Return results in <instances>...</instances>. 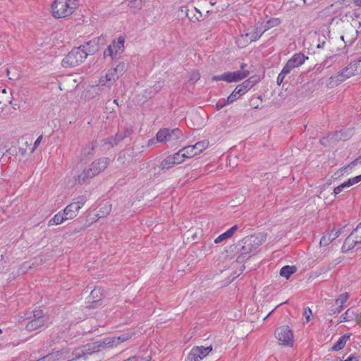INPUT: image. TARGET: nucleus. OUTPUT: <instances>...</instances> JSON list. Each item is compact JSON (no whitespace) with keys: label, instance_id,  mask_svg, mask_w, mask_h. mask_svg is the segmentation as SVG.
<instances>
[{"label":"nucleus","instance_id":"60","mask_svg":"<svg viewBox=\"0 0 361 361\" xmlns=\"http://www.w3.org/2000/svg\"><path fill=\"white\" fill-rule=\"evenodd\" d=\"M358 164H361V155L356 158L355 160L350 162V166H355Z\"/></svg>","mask_w":361,"mask_h":361},{"label":"nucleus","instance_id":"64","mask_svg":"<svg viewBox=\"0 0 361 361\" xmlns=\"http://www.w3.org/2000/svg\"><path fill=\"white\" fill-rule=\"evenodd\" d=\"M18 150L21 155H24L26 153V149L20 147Z\"/></svg>","mask_w":361,"mask_h":361},{"label":"nucleus","instance_id":"36","mask_svg":"<svg viewBox=\"0 0 361 361\" xmlns=\"http://www.w3.org/2000/svg\"><path fill=\"white\" fill-rule=\"evenodd\" d=\"M180 152L183 154L185 159L186 158L193 157L196 155L191 145L183 147L180 149Z\"/></svg>","mask_w":361,"mask_h":361},{"label":"nucleus","instance_id":"4","mask_svg":"<svg viewBox=\"0 0 361 361\" xmlns=\"http://www.w3.org/2000/svg\"><path fill=\"white\" fill-rule=\"evenodd\" d=\"M32 319L26 324L25 329L28 331H33L43 327L49 323V317L42 310L35 309L32 311Z\"/></svg>","mask_w":361,"mask_h":361},{"label":"nucleus","instance_id":"2","mask_svg":"<svg viewBox=\"0 0 361 361\" xmlns=\"http://www.w3.org/2000/svg\"><path fill=\"white\" fill-rule=\"evenodd\" d=\"M261 245V240L255 235H250L243 238L236 245L238 249V255L236 261L238 263H243L245 259L250 258V255Z\"/></svg>","mask_w":361,"mask_h":361},{"label":"nucleus","instance_id":"53","mask_svg":"<svg viewBox=\"0 0 361 361\" xmlns=\"http://www.w3.org/2000/svg\"><path fill=\"white\" fill-rule=\"evenodd\" d=\"M99 84L102 86H107L111 87V85L109 84V81L106 80V78H104V76H102L100 78L99 80Z\"/></svg>","mask_w":361,"mask_h":361},{"label":"nucleus","instance_id":"11","mask_svg":"<svg viewBox=\"0 0 361 361\" xmlns=\"http://www.w3.org/2000/svg\"><path fill=\"white\" fill-rule=\"evenodd\" d=\"M341 233V230H336L334 228L331 232L325 233L321 238L319 244L321 246H326L330 244L334 240L337 238Z\"/></svg>","mask_w":361,"mask_h":361},{"label":"nucleus","instance_id":"8","mask_svg":"<svg viewBox=\"0 0 361 361\" xmlns=\"http://www.w3.org/2000/svg\"><path fill=\"white\" fill-rule=\"evenodd\" d=\"M250 75V72L247 70L237 71L233 72H226L220 75H214L212 80L219 81L224 80L227 82H236L240 81Z\"/></svg>","mask_w":361,"mask_h":361},{"label":"nucleus","instance_id":"5","mask_svg":"<svg viewBox=\"0 0 361 361\" xmlns=\"http://www.w3.org/2000/svg\"><path fill=\"white\" fill-rule=\"evenodd\" d=\"M86 58V54L80 47H75L63 59L61 65L65 68L75 67L80 64Z\"/></svg>","mask_w":361,"mask_h":361},{"label":"nucleus","instance_id":"27","mask_svg":"<svg viewBox=\"0 0 361 361\" xmlns=\"http://www.w3.org/2000/svg\"><path fill=\"white\" fill-rule=\"evenodd\" d=\"M169 135H167L168 141H176L183 136L182 131L179 128L169 129Z\"/></svg>","mask_w":361,"mask_h":361},{"label":"nucleus","instance_id":"31","mask_svg":"<svg viewBox=\"0 0 361 361\" xmlns=\"http://www.w3.org/2000/svg\"><path fill=\"white\" fill-rule=\"evenodd\" d=\"M169 128H163L159 130L156 135L157 140L159 142H166L167 140V135H169Z\"/></svg>","mask_w":361,"mask_h":361},{"label":"nucleus","instance_id":"43","mask_svg":"<svg viewBox=\"0 0 361 361\" xmlns=\"http://www.w3.org/2000/svg\"><path fill=\"white\" fill-rule=\"evenodd\" d=\"M280 23L281 21L279 18H271L266 23L264 30L278 26Z\"/></svg>","mask_w":361,"mask_h":361},{"label":"nucleus","instance_id":"54","mask_svg":"<svg viewBox=\"0 0 361 361\" xmlns=\"http://www.w3.org/2000/svg\"><path fill=\"white\" fill-rule=\"evenodd\" d=\"M42 135H39L37 140H35V143H34V145L31 149V153H32L35 149L39 146V143L41 142L42 140Z\"/></svg>","mask_w":361,"mask_h":361},{"label":"nucleus","instance_id":"25","mask_svg":"<svg viewBox=\"0 0 361 361\" xmlns=\"http://www.w3.org/2000/svg\"><path fill=\"white\" fill-rule=\"evenodd\" d=\"M297 268L295 266L286 265L280 270V275L286 279H288L292 274L296 272Z\"/></svg>","mask_w":361,"mask_h":361},{"label":"nucleus","instance_id":"24","mask_svg":"<svg viewBox=\"0 0 361 361\" xmlns=\"http://www.w3.org/2000/svg\"><path fill=\"white\" fill-rule=\"evenodd\" d=\"M266 30H262V28H259V27H256L253 32H250V33H246L244 35L245 37H249L250 36V42H255L257 41L258 39H259V37L262 35V34L265 32ZM242 37H243V35H242Z\"/></svg>","mask_w":361,"mask_h":361},{"label":"nucleus","instance_id":"6","mask_svg":"<svg viewBox=\"0 0 361 361\" xmlns=\"http://www.w3.org/2000/svg\"><path fill=\"white\" fill-rule=\"evenodd\" d=\"M133 334L130 332H126L119 336L106 337L95 342L97 343L98 347L102 351L104 349L116 346L121 343L128 341L132 337Z\"/></svg>","mask_w":361,"mask_h":361},{"label":"nucleus","instance_id":"47","mask_svg":"<svg viewBox=\"0 0 361 361\" xmlns=\"http://www.w3.org/2000/svg\"><path fill=\"white\" fill-rule=\"evenodd\" d=\"M341 261H342L341 257H338V258L335 259L334 261L329 262L327 265V267H326L325 271H329V270L334 269L337 264L341 263Z\"/></svg>","mask_w":361,"mask_h":361},{"label":"nucleus","instance_id":"38","mask_svg":"<svg viewBox=\"0 0 361 361\" xmlns=\"http://www.w3.org/2000/svg\"><path fill=\"white\" fill-rule=\"evenodd\" d=\"M104 78L109 81V84L111 85L118 79V76H116V73H115L112 69L108 71V72L104 75Z\"/></svg>","mask_w":361,"mask_h":361},{"label":"nucleus","instance_id":"63","mask_svg":"<svg viewBox=\"0 0 361 361\" xmlns=\"http://www.w3.org/2000/svg\"><path fill=\"white\" fill-rule=\"evenodd\" d=\"M356 314H357V317H355V320L357 322V324H359L360 326H361V312L358 313L357 312Z\"/></svg>","mask_w":361,"mask_h":361},{"label":"nucleus","instance_id":"40","mask_svg":"<svg viewBox=\"0 0 361 361\" xmlns=\"http://www.w3.org/2000/svg\"><path fill=\"white\" fill-rule=\"evenodd\" d=\"M349 295L348 293H342L336 300V305L339 306L340 308L343 307V304L348 300Z\"/></svg>","mask_w":361,"mask_h":361},{"label":"nucleus","instance_id":"22","mask_svg":"<svg viewBox=\"0 0 361 361\" xmlns=\"http://www.w3.org/2000/svg\"><path fill=\"white\" fill-rule=\"evenodd\" d=\"M260 80V77L258 75H253L250 77L248 79L245 80L241 85L247 90L248 92L252 87H254L257 83Z\"/></svg>","mask_w":361,"mask_h":361},{"label":"nucleus","instance_id":"33","mask_svg":"<svg viewBox=\"0 0 361 361\" xmlns=\"http://www.w3.org/2000/svg\"><path fill=\"white\" fill-rule=\"evenodd\" d=\"M175 165L174 161L173 160L171 156L166 157L160 164V169H169L172 168Z\"/></svg>","mask_w":361,"mask_h":361},{"label":"nucleus","instance_id":"16","mask_svg":"<svg viewBox=\"0 0 361 361\" xmlns=\"http://www.w3.org/2000/svg\"><path fill=\"white\" fill-rule=\"evenodd\" d=\"M92 178L94 177L92 176V174L88 169L85 168L80 174L78 175L75 178V183L80 185L87 184L90 183Z\"/></svg>","mask_w":361,"mask_h":361},{"label":"nucleus","instance_id":"10","mask_svg":"<svg viewBox=\"0 0 361 361\" xmlns=\"http://www.w3.org/2000/svg\"><path fill=\"white\" fill-rule=\"evenodd\" d=\"M358 64L357 61H355L354 63H350L348 66L343 68L336 76L331 77L330 79L333 80L334 78H336V80L341 82L349 78L355 74Z\"/></svg>","mask_w":361,"mask_h":361},{"label":"nucleus","instance_id":"21","mask_svg":"<svg viewBox=\"0 0 361 361\" xmlns=\"http://www.w3.org/2000/svg\"><path fill=\"white\" fill-rule=\"evenodd\" d=\"M94 166L97 168L98 172L100 173L102 172L109 165V159L107 157L99 158L92 162Z\"/></svg>","mask_w":361,"mask_h":361},{"label":"nucleus","instance_id":"35","mask_svg":"<svg viewBox=\"0 0 361 361\" xmlns=\"http://www.w3.org/2000/svg\"><path fill=\"white\" fill-rule=\"evenodd\" d=\"M97 142L92 141L89 144L88 146L84 147L82 150V154L85 157L92 155L94 152V149L97 147Z\"/></svg>","mask_w":361,"mask_h":361},{"label":"nucleus","instance_id":"32","mask_svg":"<svg viewBox=\"0 0 361 361\" xmlns=\"http://www.w3.org/2000/svg\"><path fill=\"white\" fill-rule=\"evenodd\" d=\"M197 353L200 354V360H202L212 350V346L209 345L207 347L204 346H195Z\"/></svg>","mask_w":361,"mask_h":361},{"label":"nucleus","instance_id":"46","mask_svg":"<svg viewBox=\"0 0 361 361\" xmlns=\"http://www.w3.org/2000/svg\"><path fill=\"white\" fill-rule=\"evenodd\" d=\"M128 6L136 9H140L142 6V0H129Z\"/></svg>","mask_w":361,"mask_h":361},{"label":"nucleus","instance_id":"42","mask_svg":"<svg viewBox=\"0 0 361 361\" xmlns=\"http://www.w3.org/2000/svg\"><path fill=\"white\" fill-rule=\"evenodd\" d=\"M171 156L173 160L174 161L175 165L180 164L185 161V158H184L183 154L180 152V149L178 152H176Z\"/></svg>","mask_w":361,"mask_h":361},{"label":"nucleus","instance_id":"45","mask_svg":"<svg viewBox=\"0 0 361 361\" xmlns=\"http://www.w3.org/2000/svg\"><path fill=\"white\" fill-rule=\"evenodd\" d=\"M107 56H110L112 60L116 57V54H115V51H114L113 46H111V44H109L104 52V56L106 57Z\"/></svg>","mask_w":361,"mask_h":361},{"label":"nucleus","instance_id":"58","mask_svg":"<svg viewBox=\"0 0 361 361\" xmlns=\"http://www.w3.org/2000/svg\"><path fill=\"white\" fill-rule=\"evenodd\" d=\"M285 77L286 75L281 71L276 79V82L279 85H280L283 82Z\"/></svg>","mask_w":361,"mask_h":361},{"label":"nucleus","instance_id":"13","mask_svg":"<svg viewBox=\"0 0 361 361\" xmlns=\"http://www.w3.org/2000/svg\"><path fill=\"white\" fill-rule=\"evenodd\" d=\"M80 47L83 50L86 56L88 55H93L99 50V45L97 44L95 41H93V39L80 45Z\"/></svg>","mask_w":361,"mask_h":361},{"label":"nucleus","instance_id":"50","mask_svg":"<svg viewBox=\"0 0 361 361\" xmlns=\"http://www.w3.org/2000/svg\"><path fill=\"white\" fill-rule=\"evenodd\" d=\"M200 78V75L198 72H193L189 79V81L192 83H195Z\"/></svg>","mask_w":361,"mask_h":361},{"label":"nucleus","instance_id":"48","mask_svg":"<svg viewBox=\"0 0 361 361\" xmlns=\"http://www.w3.org/2000/svg\"><path fill=\"white\" fill-rule=\"evenodd\" d=\"M293 68H294L293 67V66L287 61L285 66H283V69L281 70V72L283 74L286 75L288 73H290Z\"/></svg>","mask_w":361,"mask_h":361},{"label":"nucleus","instance_id":"29","mask_svg":"<svg viewBox=\"0 0 361 361\" xmlns=\"http://www.w3.org/2000/svg\"><path fill=\"white\" fill-rule=\"evenodd\" d=\"M66 220L63 212H59L49 221V226L61 224Z\"/></svg>","mask_w":361,"mask_h":361},{"label":"nucleus","instance_id":"1","mask_svg":"<svg viewBox=\"0 0 361 361\" xmlns=\"http://www.w3.org/2000/svg\"><path fill=\"white\" fill-rule=\"evenodd\" d=\"M97 343L92 342L76 348L72 353V358L68 361H100L103 356Z\"/></svg>","mask_w":361,"mask_h":361},{"label":"nucleus","instance_id":"61","mask_svg":"<svg viewBox=\"0 0 361 361\" xmlns=\"http://www.w3.org/2000/svg\"><path fill=\"white\" fill-rule=\"evenodd\" d=\"M227 104H229L228 103H226V101L221 103L220 102H219L217 104H216V109L218 110L222 109L223 107H224Z\"/></svg>","mask_w":361,"mask_h":361},{"label":"nucleus","instance_id":"34","mask_svg":"<svg viewBox=\"0 0 361 361\" xmlns=\"http://www.w3.org/2000/svg\"><path fill=\"white\" fill-rule=\"evenodd\" d=\"M112 70L115 73H116V76H118V78L126 71L127 65L125 62L121 61Z\"/></svg>","mask_w":361,"mask_h":361},{"label":"nucleus","instance_id":"52","mask_svg":"<svg viewBox=\"0 0 361 361\" xmlns=\"http://www.w3.org/2000/svg\"><path fill=\"white\" fill-rule=\"evenodd\" d=\"M305 319H306V322H308L310 321V316L312 315V310L310 307H306L304 310V313H303Z\"/></svg>","mask_w":361,"mask_h":361},{"label":"nucleus","instance_id":"28","mask_svg":"<svg viewBox=\"0 0 361 361\" xmlns=\"http://www.w3.org/2000/svg\"><path fill=\"white\" fill-rule=\"evenodd\" d=\"M357 311L355 309L351 307L348 309L345 313L342 314L343 320L341 322H348L355 320V317H357Z\"/></svg>","mask_w":361,"mask_h":361},{"label":"nucleus","instance_id":"59","mask_svg":"<svg viewBox=\"0 0 361 361\" xmlns=\"http://www.w3.org/2000/svg\"><path fill=\"white\" fill-rule=\"evenodd\" d=\"M342 308H340L339 306H337V307H332L331 309H330V312H329V314L332 315V314H334L337 312H339L341 311Z\"/></svg>","mask_w":361,"mask_h":361},{"label":"nucleus","instance_id":"3","mask_svg":"<svg viewBox=\"0 0 361 361\" xmlns=\"http://www.w3.org/2000/svg\"><path fill=\"white\" fill-rule=\"evenodd\" d=\"M74 0H54L51 6L52 15L56 18H65L73 13Z\"/></svg>","mask_w":361,"mask_h":361},{"label":"nucleus","instance_id":"55","mask_svg":"<svg viewBox=\"0 0 361 361\" xmlns=\"http://www.w3.org/2000/svg\"><path fill=\"white\" fill-rule=\"evenodd\" d=\"M114 137H109L106 140H104V145H109L111 147H114L117 145V144H114Z\"/></svg>","mask_w":361,"mask_h":361},{"label":"nucleus","instance_id":"56","mask_svg":"<svg viewBox=\"0 0 361 361\" xmlns=\"http://www.w3.org/2000/svg\"><path fill=\"white\" fill-rule=\"evenodd\" d=\"M99 292L97 289H94L92 290L90 295L92 297L93 299H95V300L99 301L101 300V296L99 297L97 293Z\"/></svg>","mask_w":361,"mask_h":361},{"label":"nucleus","instance_id":"57","mask_svg":"<svg viewBox=\"0 0 361 361\" xmlns=\"http://www.w3.org/2000/svg\"><path fill=\"white\" fill-rule=\"evenodd\" d=\"M93 41H95V43L98 44L99 47L101 44H104L105 39L104 37L101 36L99 37L94 38Z\"/></svg>","mask_w":361,"mask_h":361},{"label":"nucleus","instance_id":"15","mask_svg":"<svg viewBox=\"0 0 361 361\" xmlns=\"http://www.w3.org/2000/svg\"><path fill=\"white\" fill-rule=\"evenodd\" d=\"M360 244V242H356V238L354 236H352L350 233L345 240L343 245L341 247L342 252H348L355 247L356 245Z\"/></svg>","mask_w":361,"mask_h":361},{"label":"nucleus","instance_id":"18","mask_svg":"<svg viewBox=\"0 0 361 361\" xmlns=\"http://www.w3.org/2000/svg\"><path fill=\"white\" fill-rule=\"evenodd\" d=\"M238 227L237 225H234L230 229L226 231V232L219 235L215 240V243H219L222 242L224 240L231 238L234 233L238 230Z\"/></svg>","mask_w":361,"mask_h":361},{"label":"nucleus","instance_id":"37","mask_svg":"<svg viewBox=\"0 0 361 361\" xmlns=\"http://www.w3.org/2000/svg\"><path fill=\"white\" fill-rule=\"evenodd\" d=\"M187 361H200V354L197 353V351L196 350L195 348L193 347L190 353H188L187 358Z\"/></svg>","mask_w":361,"mask_h":361},{"label":"nucleus","instance_id":"30","mask_svg":"<svg viewBox=\"0 0 361 361\" xmlns=\"http://www.w3.org/2000/svg\"><path fill=\"white\" fill-rule=\"evenodd\" d=\"M111 210V205L108 202L102 203L99 207V212L98 215L99 217H104L107 216Z\"/></svg>","mask_w":361,"mask_h":361},{"label":"nucleus","instance_id":"17","mask_svg":"<svg viewBox=\"0 0 361 361\" xmlns=\"http://www.w3.org/2000/svg\"><path fill=\"white\" fill-rule=\"evenodd\" d=\"M133 130L131 127H126L123 129V130L118 131L114 137V144H118L126 137H129L133 133Z\"/></svg>","mask_w":361,"mask_h":361},{"label":"nucleus","instance_id":"26","mask_svg":"<svg viewBox=\"0 0 361 361\" xmlns=\"http://www.w3.org/2000/svg\"><path fill=\"white\" fill-rule=\"evenodd\" d=\"M208 146L209 142L207 140L197 142L194 145H191L196 155L200 154L204 149H207Z\"/></svg>","mask_w":361,"mask_h":361},{"label":"nucleus","instance_id":"41","mask_svg":"<svg viewBox=\"0 0 361 361\" xmlns=\"http://www.w3.org/2000/svg\"><path fill=\"white\" fill-rule=\"evenodd\" d=\"M352 236H354L356 238V242H360L361 243V222L357 224L355 228L350 233Z\"/></svg>","mask_w":361,"mask_h":361},{"label":"nucleus","instance_id":"9","mask_svg":"<svg viewBox=\"0 0 361 361\" xmlns=\"http://www.w3.org/2000/svg\"><path fill=\"white\" fill-rule=\"evenodd\" d=\"M275 337L284 345L292 346L294 342L293 331L288 326L277 328L275 330Z\"/></svg>","mask_w":361,"mask_h":361},{"label":"nucleus","instance_id":"12","mask_svg":"<svg viewBox=\"0 0 361 361\" xmlns=\"http://www.w3.org/2000/svg\"><path fill=\"white\" fill-rule=\"evenodd\" d=\"M360 181H361V175L349 178L347 181H345L338 186L336 187L334 190V193L335 195H336L343 191L345 188H349L354 184L359 183Z\"/></svg>","mask_w":361,"mask_h":361},{"label":"nucleus","instance_id":"62","mask_svg":"<svg viewBox=\"0 0 361 361\" xmlns=\"http://www.w3.org/2000/svg\"><path fill=\"white\" fill-rule=\"evenodd\" d=\"M250 106H253V108L255 109H257L258 108V104H257V102H255V98L252 97L251 99H250Z\"/></svg>","mask_w":361,"mask_h":361},{"label":"nucleus","instance_id":"49","mask_svg":"<svg viewBox=\"0 0 361 361\" xmlns=\"http://www.w3.org/2000/svg\"><path fill=\"white\" fill-rule=\"evenodd\" d=\"M87 169H88V171L92 174V176H93V177H94V176H97L98 174H99V173L98 172L97 168L94 166V165L92 163L91 164H90L89 166Z\"/></svg>","mask_w":361,"mask_h":361},{"label":"nucleus","instance_id":"7","mask_svg":"<svg viewBox=\"0 0 361 361\" xmlns=\"http://www.w3.org/2000/svg\"><path fill=\"white\" fill-rule=\"evenodd\" d=\"M87 199L85 195H80L74 200V202L66 206L63 212L67 220L74 219L79 210L83 207Z\"/></svg>","mask_w":361,"mask_h":361},{"label":"nucleus","instance_id":"51","mask_svg":"<svg viewBox=\"0 0 361 361\" xmlns=\"http://www.w3.org/2000/svg\"><path fill=\"white\" fill-rule=\"evenodd\" d=\"M235 90L238 92V94L241 95V97L247 92V90L241 84L237 85Z\"/></svg>","mask_w":361,"mask_h":361},{"label":"nucleus","instance_id":"19","mask_svg":"<svg viewBox=\"0 0 361 361\" xmlns=\"http://www.w3.org/2000/svg\"><path fill=\"white\" fill-rule=\"evenodd\" d=\"M124 42L125 38L123 37H119L117 41L114 40L111 44L113 46V49L115 51V54H120L124 51Z\"/></svg>","mask_w":361,"mask_h":361},{"label":"nucleus","instance_id":"23","mask_svg":"<svg viewBox=\"0 0 361 361\" xmlns=\"http://www.w3.org/2000/svg\"><path fill=\"white\" fill-rule=\"evenodd\" d=\"M63 355L62 351H55L47 354L43 357L39 359L37 361H56L59 360Z\"/></svg>","mask_w":361,"mask_h":361},{"label":"nucleus","instance_id":"20","mask_svg":"<svg viewBox=\"0 0 361 361\" xmlns=\"http://www.w3.org/2000/svg\"><path fill=\"white\" fill-rule=\"evenodd\" d=\"M350 334H345L341 336L332 346V350L336 351L343 349L345 347L347 341L350 338Z\"/></svg>","mask_w":361,"mask_h":361},{"label":"nucleus","instance_id":"14","mask_svg":"<svg viewBox=\"0 0 361 361\" xmlns=\"http://www.w3.org/2000/svg\"><path fill=\"white\" fill-rule=\"evenodd\" d=\"M305 59H308L307 56H305L302 53H296L288 61L293 67L298 68L301 66L305 61Z\"/></svg>","mask_w":361,"mask_h":361},{"label":"nucleus","instance_id":"39","mask_svg":"<svg viewBox=\"0 0 361 361\" xmlns=\"http://www.w3.org/2000/svg\"><path fill=\"white\" fill-rule=\"evenodd\" d=\"M329 137H331V140H334V141H338L341 140H345L347 139V135L344 134L342 130L336 131L332 135H329Z\"/></svg>","mask_w":361,"mask_h":361},{"label":"nucleus","instance_id":"44","mask_svg":"<svg viewBox=\"0 0 361 361\" xmlns=\"http://www.w3.org/2000/svg\"><path fill=\"white\" fill-rule=\"evenodd\" d=\"M241 95L238 94V92L234 89V90L231 93V94L226 99V103L232 104L235 102L237 99L240 98Z\"/></svg>","mask_w":361,"mask_h":361}]
</instances>
